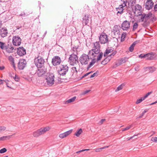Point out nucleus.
<instances>
[{"instance_id":"393cba45","label":"nucleus","mask_w":157,"mask_h":157,"mask_svg":"<svg viewBox=\"0 0 157 157\" xmlns=\"http://www.w3.org/2000/svg\"><path fill=\"white\" fill-rule=\"evenodd\" d=\"M113 32L115 35H118L119 33V29L118 28L117 26H115L113 29Z\"/></svg>"},{"instance_id":"423d86ee","label":"nucleus","mask_w":157,"mask_h":157,"mask_svg":"<svg viewBox=\"0 0 157 157\" xmlns=\"http://www.w3.org/2000/svg\"><path fill=\"white\" fill-rule=\"evenodd\" d=\"M44 59L43 58L39 56L34 59V63L38 68L43 67H44Z\"/></svg>"},{"instance_id":"de8ad7c7","label":"nucleus","mask_w":157,"mask_h":157,"mask_svg":"<svg viewBox=\"0 0 157 157\" xmlns=\"http://www.w3.org/2000/svg\"><path fill=\"white\" fill-rule=\"evenodd\" d=\"M151 140L152 141L157 142V137H152Z\"/></svg>"},{"instance_id":"e2e57ef3","label":"nucleus","mask_w":157,"mask_h":157,"mask_svg":"<svg viewBox=\"0 0 157 157\" xmlns=\"http://www.w3.org/2000/svg\"><path fill=\"white\" fill-rule=\"evenodd\" d=\"M83 152V151H82V150H80V151H76V153H77V154H78V153H79L81 152Z\"/></svg>"},{"instance_id":"72a5a7b5","label":"nucleus","mask_w":157,"mask_h":157,"mask_svg":"<svg viewBox=\"0 0 157 157\" xmlns=\"http://www.w3.org/2000/svg\"><path fill=\"white\" fill-rule=\"evenodd\" d=\"M82 129H79L75 133V135L77 136H79L82 133Z\"/></svg>"},{"instance_id":"1a4fd4ad","label":"nucleus","mask_w":157,"mask_h":157,"mask_svg":"<svg viewBox=\"0 0 157 157\" xmlns=\"http://www.w3.org/2000/svg\"><path fill=\"white\" fill-rule=\"evenodd\" d=\"M61 60L60 57L58 56H55L52 59V63L53 65L56 66L60 64Z\"/></svg>"},{"instance_id":"4c0bfd02","label":"nucleus","mask_w":157,"mask_h":157,"mask_svg":"<svg viewBox=\"0 0 157 157\" xmlns=\"http://www.w3.org/2000/svg\"><path fill=\"white\" fill-rule=\"evenodd\" d=\"M9 60L13 63H14V59L11 56H10L8 57Z\"/></svg>"},{"instance_id":"a18cd8bd","label":"nucleus","mask_w":157,"mask_h":157,"mask_svg":"<svg viewBox=\"0 0 157 157\" xmlns=\"http://www.w3.org/2000/svg\"><path fill=\"white\" fill-rule=\"evenodd\" d=\"M152 91H151L150 92H148L147 93L144 97V98L145 99L150 94H151V93H152Z\"/></svg>"},{"instance_id":"49530a36","label":"nucleus","mask_w":157,"mask_h":157,"mask_svg":"<svg viewBox=\"0 0 157 157\" xmlns=\"http://www.w3.org/2000/svg\"><path fill=\"white\" fill-rule=\"evenodd\" d=\"M14 79L17 82H18L20 80V78L17 75H15V76L13 77Z\"/></svg>"},{"instance_id":"680f3d73","label":"nucleus","mask_w":157,"mask_h":157,"mask_svg":"<svg viewBox=\"0 0 157 157\" xmlns=\"http://www.w3.org/2000/svg\"><path fill=\"white\" fill-rule=\"evenodd\" d=\"M139 67L137 66V67H135V69L136 71H139Z\"/></svg>"},{"instance_id":"bb28decb","label":"nucleus","mask_w":157,"mask_h":157,"mask_svg":"<svg viewBox=\"0 0 157 157\" xmlns=\"http://www.w3.org/2000/svg\"><path fill=\"white\" fill-rule=\"evenodd\" d=\"M76 98V97H74L71 98L67 100V101H66L65 102V104H68V103L73 102L75 101Z\"/></svg>"},{"instance_id":"7c9ffc66","label":"nucleus","mask_w":157,"mask_h":157,"mask_svg":"<svg viewBox=\"0 0 157 157\" xmlns=\"http://www.w3.org/2000/svg\"><path fill=\"white\" fill-rule=\"evenodd\" d=\"M10 136H5L0 137V141H4L6 140L7 138L9 139L10 138Z\"/></svg>"},{"instance_id":"4d7b16f0","label":"nucleus","mask_w":157,"mask_h":157,"mask_svg":"<svg viewBox=\"0 0 157 157\" xmlns=\"http://www.w3.org/2000/svg\"><path fill=\"white\" fill-rule=\"evenodd\" d=\"M154 10L155 11H157V4H156L155 5L154 7Z\"/></svg>"},{"instance_id":"f704fd0d","label":"nucleus","mask_w":157,"mask_h":157,"mask_svg":"<svg viewBox=\"0 0 157 157\" xmlns=\"http://www.w3.org/2000/svg\"><path fill=\"white\" fill-rule=\"evenodd\" d=\"M138 24L137 22L135 23L133 26L132 31H135L138 28Z\"/></svg>"},{"instance_id":"603ef678","label":"nucleus","mask_w":157,"mask_h":157,"mask_svg":"<svg viewBox=\"0 0 157 157\" xmlns=\"http://www.w3.org/2000/svg\"><path fill=\"white\" fill-rule=\"evenodd\" d=\"M136 0H131L130 2L132 6L134 5L136 3Z\"/></svg>"},{"instance_id":"13d9d810","label":"nucleus","mask_w":157,"mask_h":157,"mask_svg":"<svg viewBox=\"0 0 157 157\" xmlns=\"http://www.w3.org/2000/svg\"><path fill=\"white\" fill-rule=\"evenodd\" d=\"M137 135H138V134H137V135H136V136H137ZM135 136H136V135H134V136H132V137H130V138H127V140H130V139H132V138H133V137H134Z\"/></svg>"},{"instance_id":"a19ab883","label":"nucleus","mask_w":157,"mask_h":157,"mask_svg":"<svg viewBox=\"0 0 157 157\" xmlns=\"http://www.w3.org/2000/svg\"><path fill=\"white\" fill-rule=\"evenodd\" d=\"M132 126V125L131 124L129 126L126 127L125 128L122 129V131H124L126 130H128L130 128H131Z\"/></svg>"},{"instance_id":"2f4dec72","label":"nucleus","mask_w":157,"mask_h":157,"mask_svg":"<svg viewBox=\"0 0 157 157\" xmlns=\"http://www.w3.org/2000/svg\"><path fill=\"white\" fill-rule=\"evenodd\" d=\"M135 10H141L142 9V6L139 4H136L135 6Z\"/></svg>"},{"instance_id":"a878e982","label":"nucleus","mask_w":157,"mask_h":157,"mask_svg":"<svg viewBox=\"0 0 157 157\" xmlns=\"http://www.w3.org/2000/svg\"><path fill=\"white\" fill-rule=\"evenodd\" d=\"M138 43V42L137 41L134 42L131 45L130 47L129 48V51L130 52H132L134 50V47L135 45Z\"/></svg>"},{"instance_id":"7ed1b4c3","label":"nucleus","mask_w":157,"mask_h":157,"mask_svg":"<svg viewBox=\"0 0 157 157\" xmlns=\"http://www.w3.org/2000/svg\"><path fill=\"white\" fill-rule=\"evenodd\" d=\"M50 129V127L48 126L41 128L33 132V135L34 137H38L44 134L47 132L49 131Z\"/></svg>"},{"instance_id":"774afa93","label":"nucleus","mask_w":157,"mask_h":157,"mask_svg":"<svg viewBox=\"0 0 157 157\" xmlns=\"http://www.w3.org/2000/svg\"><path fill=\"white\" fill-rule=\"evenodd\" d=\"M47 31H46L44 33V35L43 37H45V36L47 34Z\"/></svg>"},{"instance_id":"0eeeda50","label":"nucleus","mask_w":157,"mask_h":157,"mask_svg":"<svg viewBox=\"0 0 157 157\" xmlns=\"http://www.w3.org/2000/svg\"><path fill=\"white\" fill-rule=\"evenodd\" d=\"M55 76L52 73H49L46 78L47 84L50 86H52L54 83Z\"/></svg>"},{"instance_id":"20e7f679","label":"nucleus","mask_w":157,"mask_h":157,"mask_svg":"<svg viewBox=\"0 0 157 157\" xmlns=\"http://www.w3.org/2000/svg\"><path fill=\"white\" fill-rule=\"evenodd\" d=\"M68 62L70 65L72 66L79 64L78 57L76 55L74 54H72L70 55Z\"/></svg>"},{"instance_id":"338daca9","label":"nucleus","mask_w":157,"mask_h":157,"mask_svg":"<svg viewBox=\"0 0 157 157\" xmlns=\"http://www.w3.org/2000/svg\"><path fill=\"white\" fill-rule=\"evenodd\" d=\"M125 35H124V34H122L121 36V38H122L124 37V38L125 37Z\"/></svg>"},{"instance_id":"79ce46f5","label":"nucleus","mask_w":157,"mask_h":157,"mask_svg":"<svg viewBox=\"0 0 157 157\" xmlns=\"http://www.w3.org/2000/svg\"><path fill=\"white\" fill-rule=\"evenodd\" d=\"M99 73L98 71H97L96 72L94 73L93 75H91L90 77V78H92L94 77L95 76H97L98 75V74Z\"/></svg>"},{"instance_id":"c03bdc74","label":"nucleus","mask_w":157,"mask_h":157,"mask_svg":"<svg viewBox=\"0 0 157 157\" xmlns=\"http://www.w3.org/2000/svg\"><path fill=\"white\" fill-rule=\"evenodd\" d=\"M7 149L6 148H4L0 150V153L2 154L5 153Z\"/></svg>"},{"instance_id":"58836bf2","label":"nucleus","mask_w":157,"mask_h":157,"mask_svg":"<svg viewBox=\"0 0 157 157\" xmlns=\"http://www.w3.org/2000/svg\"><path fill=\"white\" fill-rule=\"evenodd\" d=\"M139 15L141 16L140 18L141 20V21H144V19H145V13H143L142 14H139Z\"/></svg>"},{"instance_id":"8fccbe9b","label":"nucleus","mask_w":157,"mask_h":157,"mask_svg":"<svg viewBox=\"0 0 157 157\" xmlns=\"http://www.w3.org/2000/svg\"><path fill=\"white\" fill-rule=\"evenodd\" d=\"M105 121V119H102L100 121H99L98 124H103V122Z\"/></svg>"},{"instance_id":"5fc2aeb1","label":"nucleus","mask_w":157,"mask_h":157,"mask_svg":"<svg viewBox=\"0 0 157 157\" xmlns=\"http://www.w3.org/2000/svg\"><path fill=\"white\" fill-rule=\"evenodd\" d=\"M125 62V59H123V58H122L120 60V63H124Z\"/></svg>"},{"instance_id":"4be33fe9","label":"nucleus","mask_w":157,"mask_h":157,"mask_svg":"<svg viewBox=\"0 0 157 157\" xmlns=\"http://www.w3.org/2000/svg\"><path fill=\"white\" fill-rule=\"evenodd\" d=\"M145 69H146V71H148V72L150 73H152L156 70V68L153 66L147 67H145Z\"/></svg>"},{"instance_id":"aec40b11","label":"nucleus","mask_w":157,"mask_h":157,"mask_svg":"<svg viewBox=\"0 0 157 157\" xmlns=\"http://www.w3.org/2000/svg\"><path fill=\"white\" fill-rule=\"evenodd\" d=\"M72 132V130H70L64 133L60 134L59 135V136L61 138H63L66 137L70 134Z\"/></svg>"},{"instance_id":"cd10ccee","label":"nucleus","mask_w":157,"mask_h":157,"mask_svg":"<svg viewBox=\"0 0 157 157\" xmlns=\"http://www.w3.org/2000/svg\"><path fill=\"white\" fill-rule=\"evenodd\" d=\"M6 44L5 43L0 41V48L2 50H5L6 47Z\"/></svg>"},{"instance_id":"69168bd1","label":"nucleus","mask_w":157,"mask_h":157,"mask_svg":"<svg viewBox=\"0 0 157 157\" xmlns=\"http://www.w3.org/2000/svg\"><path fill=\"white\" fill-rule=\"evenodd\" d=\"M156 103H157V100L156 101H155V102H153V103H151V104H150V105H154V104H156Z\"/></svg>"},{"instance_id":"39448f33","label":"nucleus","mask_w":157,"mask_h":157,"mask_svg":"<svg viewBox=\"0 0 157 157\" xmlns=\"http://www.w3.org/2000/svg\"><path fill=\"white\" fill-rule=\"evenodd\" d=\"M69 67L67 64H61L59 67L58 71L60 75H65L68 71Z\"/></svg>"},{"instance_id":"dca6fc26","label":"nucleus","mask_w":157,"mask_h":157,"mask_svg":"<svg viewBox=\"0 0 157 157\" xmlns=\"http://www.w3.org/2000/svg\"><path fill=\"white\" fill-rule=\"evenodd\" d=\"M117 51H113L112 53L110 56L107 57L104 60V61L102 62V63H103L104 61H105L106 63L108 62L111 59V58L113 57L117 53Z\"/></svg>"},{"instance_id":"864d4df0","label":"nucleus","mask_w":157,"mask_h":157,"mask_svg":"<svg viewBox=\"0 0 157 157\" xmlns=\"http://www.w3.org/2000/svg\"><path fill=\"white\" fill-rule=\"evenodd\" d=\"M90 91V90H86V91H84L83 93L82 94H86L87 93H88Z\"/></svg>"},{"instance_id":"f8f14e48","label":"nucleus","mask_w":157,"mask_h":157,"mask_svg":"<svg viewBox=\"0 0 157 157\" xmlns=\"http://www.w3.org/2000/svg\"><path fill=\"white\" fill-rule=\"evenodd\" d=\"M38 70L36 72H35V74L36 75L39 77L42 76L43 75L46 71V70L44 68V67L38 68Z\"/></svg>"},{"instance_id":"9d476101","label":"nucleus","mask_w":157,"mask_h":157,"mask_svg":"<svg viewBox=\"0 0 157 157\" xmlns=\"http://www.w3.org/2000/svg\"><path fill=\"white\" fill-rule=\"evenodd\" d=\"M21 39L18 36H14L13 38L12 42L15 46H19L21 43Z\"/></svg>"},{"instance_id":"37998d69","label":"nucleus","mask_w":157,"mask_h":157,"mask_svg":"<svg viewBox=\"0 0 157 157\" xmlns=\"http://www.w3.org/2000/svg\"><path fill=\"white\" fill-rule=\"evenodd\" d=\"M121 1H123V3L121 5L123 6L124 7L126 6V4L127 2V0H121Z\"/></svg>"},{"instance_id":"f03ea898","label":"nucleus","mask_w":157,"mask_h":157,"mask_svg":"<svg viewBox=\"0 0 157 157\" xmlns=\"http://www.w3.org/2000/svg\"><path fill=\"white\" fill-rule=\"evenodd\" d=\"M92 58V56H88V55L85 54H83L80 57L79 61L82 65H86L88 63L90 59ZM93 58L94 59H92L91 61L88 66L87 67V70H88L90 68L92 67L95 63L96 62L95 58Z\"/></svg>"},{"instance_id":"bf43d9fd","label":"nucleus","mask_w":157,"mask_h":157,"mask_svg":"<svg viewBox=\"0 0 157 157\" xmlns=\"http://www.w3.org/2000/svg\"><path fill=\"white\" fill-rule=\"evenodd\" d=\"M109 146H105L104 147H101V148L102 149H103L106 148L108 147Z\"/></svg>"},{"instance_id":"473e14b6","label":"nucleus","mask_w":157,"mask_h":157,"mask_svg":"<svg viewBox=\"0 0 157 157\" xmlns=\"http://www.w3.org/2000/svg\"><path fill=\"white\" fill-rule=\"evenodd\" d=\"M6 130V127L4 126H0V133L5 131Z\"/></svg>"},{"instance_id":"6ab92c4d","label":"nucleus","mask_w":157,"mask_h":157,"mask_svg":"<svg viewBox=\"0 0 157 157\" xmlns=\"http://www.w3.org/2000/svg\"><path fill=\"white\" fill-rule=\"evenodd\" d=\"M146 59L149 60H152L154 59L155 54L152 52H151L146 54Z\"/></svg>"},{"instance_id":"f3484780","label":"nucleus","mask_w":157,"mask_h":157,"mask_svg":"<svg viewBox=\"0 0 157 157\" xmlns=\"http://www.w3.org/2000/svg\"><path fill=\"white\" fill-rule=\"evenodd\" d=\"M13 49L14 48L12 44H10L6 45L5 50L7 52L11 53L13 52Z\"/></svg>"},{"instance_id":"c9c22d12","label":"nucleus","mask_w":157,"mask_h":157,"mask_svg":"<svg viewBox=\"0 0 157 157\" xmlns=\"http://www.w3.org/2000/svg\"><path fill=\"white\" fill-rule=\"evenodd\" d=\"M145 99L144 98V97L141 98L140 99L137 100L136 103V104H138L141 103Z\"/></svg>"},{"instance_id":"3c124183","label":"nucleus","mask_w":157,"mask_h":157,"mask_svg":"<svg viewBox=\"0 0 157 157\" xmlns=\"http://www.w3.org/2000/svg\"><path fill=\"white\" fill-rule=\"evenodd\" d=\"M102 150L101 147L96 148L94 149L95 151L96 152H99L101 151V150Z\"/></svg>"},{"instance_id":"e433bc0d","label":"nucleus","mask_w":157,"mask_h":157,"mask_svg":"<svg viewBox=\"0 0 157 157\" xmlns=\"http://www.w3.org/2000/svg\"><path fill=\"white\" fill-rule=\"evenodd\" d=\"M71 72L73 73H77V71L76 69V68L75 67H73L71 68Z\"/></svg>"},{"instance_id":"c85d7f7f","label":"nucleus","mask_w":157,"mask_h":157,"mask_svg":"<svg viewBox=\"0 0 157 157\" xmlns=\"http://www.w3.org/2000/svg\"><path fill=\"white\" fill-rule=\"evenodd\" d=\"M124 86V84L123 83L121 84L117 88V89L115 90V92H117L122 90Z\"/></svg>"},{"instance_id":"6e6552de","label":"nucleus","mask_w":157,"mask_h":157,"mask_svg":"<svg viewBox=\"0 0 157 157\" xmlns=\"http://www.w3.org/2000/svg\"><path fill=\"white\" fill-rule=\"evenodd\" d=\"M99 41L101 44L106 43L108 42L107 35L104 33H102L99 37Z\"/></svg>"},{"instance_id":"4468645a","label":"nucleus","mask_w":157,"mask_h":157,"mask_svg":"<svg viewBox=\"0 0 157 157\" xmlns=\"http://www.w3.org/2000/svg\"><path fill=\"white\" fill-rule=\"evenodd\" d=\"M154 3L151 0H147L145 5V8L148 10L151 9L154 6Z\"/></svg>"},{"instance_id":"052dcab7","label":"nucleus","mask_w":157,"mask_h":157,"mask_svg":"<svg viewBox=\"0 0 157 157\" xmlns=\"http://www.w3.org/2000/svg\"><path fill=\"white\" fill-rule=\"evenodd\" d=\"M4 81V80L0 79V84H2L3 83V82Z\"/></svg>"},{"instance_id":"412c9836","label":"nucleus","mask_w":157,"mask_h":157,"mask_svg":"<svg viewBox=\"0 0 157 157\" xmlns=\"http://www.w3.org/2000/svg\"><path fill=\"white\" fill-rule=\"evenodd\" d=\"M89 17L88 15H85L83 18L82 23L85 25H87L89 22Z\"/></svg>"},{"instance_id":"f257e3e1","label":"nucleus","mask_w":157,"mask_h":157,"mask_svg":"<svg viewBox=\"0 0 157 157\" xmlns=\"http://www.w3.org/2000/svg\"><path fill=\"white\" fill-rule=\"evenodd\" d=\"M94 46L92 49L89 51L88 55L92 58H97V61L100 60L102 58L103 53L100 52V46L99 42L93 43Z\"/></svg>"},{"instance_id":"ddd939ff","label":"nucleus","mask_w":157,"mask_h":157,"mask_svg":"<svg viewBox=\"0 0 157 157\" xmlns=\"http://www.w3.org/2000/svg\"><path fill=\"white\" fill-rule=\"evenodd\" d=\"M130 22L126 20L123 22L121 28L124 30H127L130 28Z\"/></svg>"},{"instance_id":"6e6d98bb","label":"nucleus","mask_w":157,"mask_h":157,"mask_svg":"<svg viewBox=\"0 0 157 157\" xmlns=\"http://www.w3.org/2000/svg\"><path fill=\"white\" fill-rule=\"evenodd\" d=\"M121 64V63H116V64H115V65H116V66H113V67L114 68V67H117L118 66H119V65H120Z\"/></svg>"},{"instance_id":"9b49d317","label":"nucleus","mask_w":157,"mask_h":157,"mask_svg":"<svg viewBox=\"0 0 157 157\" xmlns=\"http://www.w3.org/2000/svg\"><path fill=\"white\" fill-rule=\"evenodd\" d=\"M26 61L25 59H20L18 64V68L20 70H23L26 66Z\"/></svg>"},{"instance_id":"09e8293b","label":"nucleus","mask_w":157,"mask_h":157,"mask_svg":"<svg viewBox=\"0 0 157 157\" xmlns=\"http://www.w3.org/2000/svg\"><path fill=\"white\" fill-rule=\"evenodd\" d=\"M146 54H141L139 56V57L141 58H145L146 59Z\"/></svg>"},{"instance_id":"ea45409f","label":"nucleus","mask_w":157,"mask_h":157,"mask_svg":"<svg viewBox=\"0 0 157 157\" xmlns=\"http://www.w3.org/2000/svg\"><path fill=\"white\" fill-rule=\"evenodd\" d=\"M148 111V110L146 109L144 110V111L143 112V113H142L138 117V118H141L144 115L145 113H146Z\"/></svg>"},{"instance_id":"2eb2a0df","label":"nucleus","mask_w":157,"mask_h":157,"mask_svg":"<svg viewBox=\"0 0 157 157\" xmlns=\"http://www.w3.org/2000/svg\"><path fill=\"white\" fill-rule=\"evenodd\" d=\"M17 54L20 56H22L26 54V50L23 48L19 47L17 49Z\"/></svg>"},{"instance_id":"b1692460","label":"nucleus","mask_w":157,"mask_h":157,"mask_svg":"<svg viewBox=\"0 0 157 157\" xmlns=\"http://www.w3.org/2000/svg\"><path fill=\"white\" fill-rule=\"evenodd\" d=\"M123 7H124L123 6L120 5L118 8H116L117 10V14L118 15V13L121 14L123 13L124 10Z\"/></svg>"},{"instance_id":"a211bd4d","label":"nucleus","mask_w":157,"mask_h":157,"mask_svg":"<svg viewBox=\"0 0 157 157\" xmlns=\"http://www.w3.org/2000/svg\"><path fill=\"white\" fill-rule=\"evenodd\" d=\"M8 34L7 29L5 28H2L0 30V35L2 37L6 36Z\"/></svg>"},{"instance_id":"c756f323","label":"nucleus","mask_w":157,"mask_h":157,"mask_svg":"<svg viewBox=\"0 0 157 157\" xmlns=\"http://www.w3.org/2000/svg\"><path fill=\"white\" fill-rule=\"evenodd\" d=\"M152 13H148L147 14H146L145 13V20L146 21L147 20L149 19L150 18V17L152 16Z\"/></svg>"},{"instance_id":"0e129e2a","label":"nucleus","mask_w":157,"mask_h":157,"mask_svg":"<svg viewBox=\"0 0 157 157\" xmlns=\"http://www.w3.org/2000/svg\"><path fill=\"white\" fill-rule=\"evenodd\" d=\"M90 74V73H87L84 75V76L86 77Z\"/></svg>"},{"instance_id":"5701e85b","label":"nucleus","mask_w":157,"mask_h":157,"mask_svg":"<svg viewBox=\"0 0 157 157\" xmlns=\"http://www.w3.org/2000/svg\"><path fill=\"white\" fill-rule=\"evenodd\" d=\"M113 51V48L112 47H108L106 49L105 52H104V56L105 57L107 56V55L109 53L112 52Z\"/></svg>"}]
</instances>
